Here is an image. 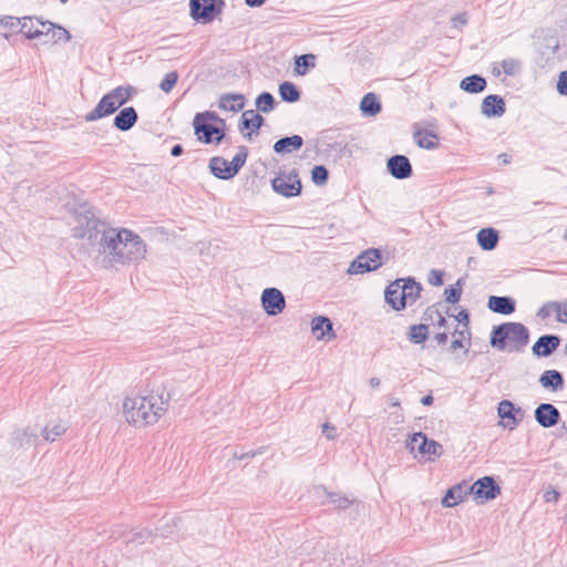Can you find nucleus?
<instances>
[{"mask_svg": "<svg viewBox=\"0 0 567 567\" xmlns=\"http://www.w3.org/2000/svg\"><path fill=\"white\" fill-rule=\"evenodd\" d=\"M529 342V330L520 322H503L494 326L489 337L493 348L508 352H522Z\"/></svg>", "mask_w": 567, "mask_h": 567, "instance_id": "7ed1b4c3", "label": "nucleus"}, {"mask_svg": "<svg viewBox=\"0 0 567 567\" xmlns=\"http://www.w3.org/2000/svg\"><path fill=\"white\" fill-rule=\"evenodd\" d=\"M491 311L504 316L512 315L516 310V301L509 296H491L487 301Z\"/></svg>", "mask_w": 567, "mask_h": 567, "instance_id": "f3484780", "label": "nucleus"}, {"mask_svg": "<svg viewBox=\"0 0 567 567\" xmlns=\"http://www.w3.org/2000/svg\"><path fill=\"white\" fill-rule=\"evenodd\" d=\"M382 110L381 102L379 101L375 93H367L360 102V111L364 116H375Z\"/></svg>", "mask_w": 567, "mask_h": 567, "instance_id": "a878e982", "label": "nucleus"}, {"mask_svg": "<svg viewBox=\"0 0 567 567\" xmlns=\"http://www.w3.org/2000/svg\"><path fill=\"white\" fill-rule=\"evenodd\" d=\"M322 433L328 440H334L338 435L337 427L329 423L322 424Z\"/></svg>", "mask_w": 567, "mask_h": 567, "instance_id": "bf43d9fd", "label": "nucleus"}, {"mask_svg": "<svg viewBox=\"0 0 567 567\" xmlns=\"http://www.w3.org/2000/svg\"><path fill=\"white\" fill-rule=\"evenodd\" d=\"M443 276H444V272L442 270L432 269L429 272L427 281L430 285H432L434 287H440L444 284Z\"/></svg>", "mask_w": 567, "mask_h": 567, "instance_id": "603ef678", "label": "nucleus"}, {"mask_svg": "<svg viewBox=\"0 0 567 567\" xmlns=\"http://www.w3.org/2000/svg\"><path fill=\"white\" fill-rule=\"evenodd\" d=\"M559 496H560V494H559L558 491H556L554 488H550V489L545 492L544 499L547 503L557 502L559 499Z\"/></svg>", "mask_w": 567, "mask_h": 567, "instance_id": "680f3d73", "label": "nucleus"}, {"mask_svg": "<svg viewBox=\"0 0 567 567\" xmlns=\"http://www.w3.org/2000/svg\"><path fill=\"white\" fill-rule=\"evenodd\" d=\"M260 300L261 306L268 316H277L286 308L284 293L275 287L264 289Z\"/></svg>", "mask_w": 567, "mask_h": 567, "instance_id": "9d476101", "label": "nucleus"}, {"mask_svg": "<svg viewBox=\"0 0 567 567\" xmlns=\"http://www.w3.org/2000/svg\"><path fill=\"white\" fill-rule=\"evenodd\" d=\"M54 27V23L50 22V21H41V20H37V28H40V30H43L44 32L47 33H43L42 37H49L50 35V30L53 29Z\"/></svg>", "mask_w": 567, "mask_h": 567, "instance_id": "052dcab7", "label": "nucleus"}, {"mask_svg": "<svg viewBox=\"0 0 567 567\" xmlns=\"http://www.w3.org/2000/svg\"><path fill=\"white\" fill-rule=\"evenodd\" d=\"M467 488H470L468 483L465 481L453 485L446 491L445 496L442 499V505L444 507L456 506L463 502L467 495H471V492H467Z\"/></svg>", "mask_w": 567, "mask_h": 567, "instance_id": "a211bd4d", "label": "nucleus"}, {"mask_svg": "<svg viewBox=\"0 0 567 567\" xmlns=\"http://www.w3.org/2000/svg\"><path fill=\"white\" fill-rule=\"evenodd\" d=\"M406 447L413 453L417 452L421 455H426L429 461H434L442 454V445L427 439L422 432L413 433L406 440Z\"/></svg>", "mask_w": 567, "mask_h": 567, "instance_id": "6e6552de", "label": "nucleus"}, {"mask_svg": "<svg viewBox=\"0 0 567 567\" xmlns=\"http://www.w3.org/2000/svg\"><path fill=\"white\" fill-rule=\"evenodd\" d=\"M247 157L248 148L244 145L239 146L236 155L229 162L230 169L233 171L234 175H236L241 169V167L245 165L247 161Z\"/></svg>", "mask_w": 567, "mask_h": 567, "instance_id": "c9c22d12", "label": "nucleus"}, {"mask_svg": "<svg viewBox=\"0 0 567 567\" xmlns=\"http://www.w3.org/2000/svg\"><path fill=\"white\" fill-rule=\"evenodd\" d=\"M556 320L560 323H567V301L558 302V308L555 309Z\"/></svg>", "mask_w": 567, "mask_h": 567, "instance_id": "6e6d98bb", "label": "nucleus"}, {"mask_svg": "<svg viewBox=\"0 0 567 567\" xmlns=\"http://www.w3.org/2000/svg\"><path fill=\"white\" fill-rule=\"evenodd\" d=\"M65 431L66 426L63 423H55L53 425L49 424L42 430V435L44 440L53 442Z\"/></svg>", "mask_w": 567, "mask_h": 567, "instance_id": "4c0bfd02", "label": "nucleus"}, {"mask_svg": "<svg viewBox=\"0 0 567 567\" xmlns=\"http://www.w3.org/2000/svg\"><path fill=\"white\" fill-rule=\"evenodd\" d=\"M497 413L502 420H507V422L504 423L503 426L508 427L509 430H514L523 417L522 408L516 406L509 400H502L498 403Z\"/></svg>", "mask_w": 567, "mask_h": 567, "instance_id": "4468645a", "label": "nucleus"}, {"mask_svg": "<svg viewBox=\"0 0 567 567\" xmlns=\"http://www.w3.org/2000/svg\"><path fill=\"white\" fill-rule=\"evenodd\" d=\"M110 92L118 105L122 106L136 93V89L132 85H121Z\"/></svg>", "mask_w": 567, "mask_h": 567, "instance_id": "72a5a7b5", "label": "nucleus"}, {"mask_svg": "<svg viewBox=\"0 0 567 567\" xmlns=\"http://www.w3.org/2000/svg\"><path fill=\"white\" fill-rule=\"evenodd\" d=\"M120 107L121 106L116 100L113 97L111 92H109L102 96L96 106L90 111L84 118L86 122H94L114 114Z\"/></svg>", "mask_w": 567, "mask_h": 567, "instance_id": "9b49d317", "label": "nucleus"}, {"mask_svg": "<svg viewBox=\"0 0 567 567\" xmlns=\"http://www.w3.org/2000/svg\"><path fill=\"white\" fill-rule=\"evenodd\" d=\"M436 140H437V135L427 130H419L414 133V141H415L416 145L421 148H425V150L436 148L439 145Z\"/></svg>", "mask_w": 567, "mask_h": 567, "instance_id": "7c9ffc66", "label": "nucleus"}, {"mask_svg": "<svg viewBox=\"0 0 567 567\" xmlns=\"http://www.w3.org/2000/svg\"><path fill=\"white\" fill-rule=\"evenodd\" d=\"M138 114L133 106L123 107L114 117L113 125L122 132L130 131L137 122Z\"/></svg>", "mask_w": 567, "mask_h": 567, "instance_id": "aec40b11", "label": "nucleus"}, {"mask_svg": "<svg viewBox=\"0 0 567 567\" xmlns=\"http://www.w3.org/2000/svg\"><path fill=\"white\" fill-rule=\"evenodd\" d=\"M74 221L73 237L86 239L89 246L103 256L106 267L137 262L146 254V245L137 234L110 227L90 210L75 214Z\"/></svg>", "mask_w": 567, "mask_h": 567, "instance_id": "f257e3e1", "label": "nucleus"}, {"mask_svg": "<svg viewBox=\"0 0 567 567\" xmlns=\"http://www.w3.org/2000/svg\"><path fill=\"white\" fill-rule=\"evenodd\" d=\"M476 240L483 250L491 251L496 248L499 240V235L495 228L486 227L478 230Z\"/></svg>", "mask_w": 567, "mask_h": 567, "instance_id": "5701e85b", "label": "nucleus"}, {"mask_svg": "<svg viewBox=\"0 0 567 567\" xmlns=\"http://www.w3.org/2000/svg\"><path fill=\"white\" fill-rule=\"evenodd\" d=\"M255 105L258 111L269 113L275 109L276 101L271 93L262 92L256 97Z\"/></svg>", "mask_w": 567, "mask_h": 567, "instance_id": "f704fd0d", "label": "nucleus"}, {"mask_svg": "<svg viewBox=\"0 0 567 567\" xmlns=\"http://www.w3.org/2000/svg\"><path fill=\"white\" fill-rule=\"evenodd\" d=\"M224 0H189V14L193 20L209 23L223 11Z\"/></svg>", "mask_w": 567, "mask_h": 567, "instance_id": "39448f33", "label": "nucleus"}, {"mask_svg": "<svg viewBox=\"0 0 567 567\" xmlns=\"http://www.w3.org/2000/svg\"><path fill=\"white\" fill-rule=\"evenodd\" d=\"M225 121L215 112L197 113L193 126L197 138L205 144H220L225 137Z\"/></svg>", "mask_w": 567, "mask_h": 567, "instance_id": "20e7f679", "label": "nucleus"}, {"mask_svg": "<svg viewBox=\"0 0 567 567\" xmlns=\"http://www.w3.org/2000/svg\"><path fill=\"white\" fill-rule=\"evenodd\" d=\"M423 319L431 320L439 328H443L447 323L445 317L434 307H429L424 311Z\"/></svg>", "mask_w": 567, "mask_h": 567, "instance_id": "58836bf2", "label": "nucleus"}, {"mask_svg": "<svg viewBox=\"0 0 567 567\" xmlns=\"http://www.w3.org/2000/svg\"><path fill=\"white\" fill-rule=\"evenodd\" d=\"M331 502L337 504L339 508H347L350 504V501L347 497H340L336 495H331Z\"/></svg>", "mask_w": 567, "mask_h": 567, "instance_id": "e2e57ef3", "label": "nucleus"}, {"mask_svg": "<svg viewBox=\"0 0 567 567\" xmlns=\"http://www.w3.org/2000/svg\"><path fill=\"white\" fill-rule=\"evenodd\" d=\"M539 384L551 392H558L561 391L565 386V379L560 371L551 369V370H545L539 379Z\"/></svg>", "mask_w": 567, "mask_h": 567, "instance_id": "6ab92c4d", "label": "nucleus"}, {"mask_svg": "<svg viewBox=\"0 0 567 567\" xmlns=\"http://www.w3.org/2000/svg\"><path fill=\"white\" fill-rule=\"evenodd\" d=\"M208 167L210 173L219 179L227 181L235 176L230 169L229 162L224 157L215 156L210 158Z\"/></svg>", "mask_w": 567, "mask_h": 567, "instance_id": "b1692460", "label": "nucleus"}, {"mask_svg": "<svg viewBox=\"0 0 567 567\" xmlns=\"http://www.w3.org/2000/svg\"><path fill=\"white\" fill-rule=\"evenodd\" d=\"M264 122H265V120L262 116H258L255 120L254 118L250 120L249 128L247 130L248 133H246V134L244 133V136L247 137L248 140H251L252 135H258L259 130L264 125Z\"/></svg>", "mask_w": 567, "mask_h": 567, "instance_id": "8fccbe9b", "label": "nucleus"}, {"mask_svg": "<svg viewBox=\"0 0 567 567\" xmlns=\"http://www.w3.org/2000/svg\"><path fill=\"white\" fill-rule=\"evenodd\" d=\"M278 93H279L281 101H284L286 103H296L301 97L300 90L298 89V86L295 83H292L290 81H285L282 83H280L279 87H278Z\"/></svg>", "mask_w": 567, "mask_h": 567, "instance_id": "cd10ccee", "label": "nucleus"}, {"mask_svg": "<svg viewBox=\"0 0 567 567\" xmlns=\"http://www.w3.org/2000/svg\"><path fill=\"white\" fill-rule=\"evenodd\" d=\"M463 278L457 279V281L454 285L449 286L444 290L445 300L449 303H456L460 301L462 296V286H463Z\"/></svg>", "mask_w": 567, "mask_h": 567, "instance_id": "e433bc0d", "label": "nucleus"}, {"mask_svg": "<svg viewBox=\"0 0 567 567\" xmlns=\"http://www.w3.org/2000/svg\"><path fill=\"white\" fill-rule=\"evenodd\" d=\"M557 92L563 95L567 96V70L561 71L558 74V80L556 84Z\"/></svg>", "mask_w": 567, "mask_h": 567, "instance_id": "864d4df0", "label": "nucleus"}, {"mask_svg": "<svg viewBox=\"0 0 567 567\" xmlns=\"http://www.w3.org/2000/svg\"><path fill=\"white\" fill-rule=\"evenodd\" d=\"M178 81V73L176 71L168 72L165 74L164 79L159 83V89L168 93L173 90V87L176 85Z\"/></svg>", "mask_w": 567, "mask_h": 567, "instance_id": "a18cd8bd", "label": "nucleus"}, {"mask_svg": "<svg viewBox=\"0 0 567 567\" xmlns=\"http://www.w3.org/2000/svg\"><path fill=\"white\" fill-rule=\"evenodd\" d=\"M558 308V301H549V302H546L544 303L537 311L536 316L537 318L542 319V320H545L547 319L548 317H550V315L553 312H555V309Z\"/></svg>", "mask_w": 567, "mask_h": 567, "instance_id": "09e8293b", "label": "nucleus"}, {"mask_svg": "<svg viewBox=\"0 0 567 567\" xmlns=\"http://www.w3.org/2000/svg\"><path fill=\"white\" fill-rule=\"evenodd\" d=\"M455 319L458 321V323L463 324L467 329V334L471 336L468 331V324H470V313L467 310L462 309L456 316Z\"/></svg>", "mask_w": 567, "mask_h": 567, "instance_id": "13d9d810", "label": "nucleus"}, {"mask_svg": "<svg viewBox=\"0 0 567 567\" xmlns=\"http://www.w3.org/2000/svg\"><path fill=\"white\" fill-rule=\"evenodd\" d=\"M20 19L12 16H2L0 17V27H3L6 29H13L19 27Z\"/></svg>", "mask_w": 567, "mask_h": 567, "instance_id": "5fc2aeb1", "label": "nucleus"}, {"mask_svg": "<svg viewBox=\"0 0 567 567\" xmlns=\"http://www.w3.org/2000/svg\"><path fill=\"white\" fill-rule=\"evenodd\" d=\"M453 334H457L458 337L451 342L450 350L455 351L457 349L464 348V342L462 340V338L464 337V331L456 329Z\"/></svg>", "mask_w": 567, "mask_h": 567, "instance_id": "4d7b16f0", "label": "nucleus"}, {"mask_svg": "<svg viewBox=\"0 0 567 567\" xmlns=\"http://www.w3.org/2000/svg\"><path fill=\"white\" fill-rule=\"evenodd\" d=\"M317 56L313 53H305L295 58L293 71L296 74L303 76L310 70L316 68Z\"/></svg>", "mask_w": 567, "mask_h": 567, "instance_id": "c85d7f7f", "label": "nucleus"}, {"mask_svg": "<svg viewBox=\"0 0 567 567\" xmlns=\"http://www.w3.org/2000/svg\"><path fill=\"white\" fill-rule=\"evenodd\" d=\"M37 20L39 19L32 17H23L20 19V32L23 33L27 39H38L45 33L43 30H40V28H37Z\"/></svg>", "mask_w": 567, "mask_h": 567, "instance_id": "c756f323", "label": "nucleus"}, {"mask_svg": "<svg viewBox=\"0 0 567 567\" xmlns=\"http://www.w3.org/2000/svg\"><path fill=\"white\" fill-rule=\"evenodd\" d=\"M153 537V534L148 530H140L134 532L127 537L128 543H137V544H144L146 540L151 539Z\"/></svg>", "mask_w": 567, "mask_h": 567, "instance_id": "3c124183", "label": "nucleus"}, {"mask_svg": "<svg viewBox=\"0 0 567 567\" xmlns=\"http://www.w3.org/2000/svg\"><path fill=\"white\" fill-rule=\"evenodd\" d=\"M386 171L395 179H406L413 175L410 159L405 155H393L386 161Z\"/></svg>", "mask_w": 567, "mask_h": 567, "instance_id": "f8f14e48", "label": "nucleus"}, {"mask_svg": "<svg viewBox=\"0 0 567 567\" xmlns=\"http://www.w3.org/2000/svg\"><path fill=\"white\" fill-rule=\"evenodd\" d=\"M171 393L165 388L147 395L125 398L123 412L128 423L135 426L154 424L166 412Z\"/></svg>", "mask_w": 567, "mask_h": 567, "instance_id": "f03ea898", "label": "nucleus"}, {"mask_svg": "<svg viewBox=\"0 0 567 567\" xmlns=\"http://www.w3.org/2000/svg\"><path fill=\"white\" fill-rule=\"evenodd\" d=\"M412 301L409 299V297L405 295L404 290L401 288L399 297H394V302H391V308L394 311H402L408 306H412Z\"/></svg>", "mask_w": 567, "mask_h": 567, "instance_id": "de8ad7c7", "label": "nucleus"}, {"mask_svg": "<svg viewBox=\"0 0 567 567\" xmlns=\"http://www.w3.org/2000/svg\"><path fill=\"white\" fill-rule=\"evenodd\" d=\"M184 152V148L181 144H175L172 148H171V155L174 156V157H177V156H181Z\"/></svg>", "mask_w": 567, "mask_h": 567, "instance_id": "338daca9", "label": "nucleus"}, {"mask_svg": "<svg viewBox=\"0 0 567 567\" xmlns=\"http://www.w3.org/2000/svg\"><path fill=\"white\" fill-rule=\"evenodd\" d=\"M502 71L509 76L516 75L522 70V62L518 59H505L501 62Z\"/></svg>", "mask_w": 567, "mask_h": 567, "instance_id": "ea45409f", "label": "nucleus"}, {"mask_svg": "<svg viewBox=\"0 0 567 567\" xmlns=\"http://www.w3.org/2000/svg\"><path fill=\"white\" fill-rule=\"evenodd\" d=\"M311 330L318 340H321L324 337H334L332 322L324 316H317L312 319Z\"/></svg>", "mask_w": 567, "mask_h": 567, "instance_id": "393cba45", "label": "nucleus"}, {"mask_svg": "<svg viewBox=\"0 0 567 567\" xmlns=\"http://www.w3.org/2000/svg\"><path fill=\"white\" fill-rule=\"evenodd\" d=\"M534 417L542 427L550 429L559 423L560 412L551 403H540L534 411Z\"/></svg>", "mask_w": 567, "mask_h": 567, "instance_id": "ddd939ff", "label": "nucleus"}, {"mask_svg": "<svg viewBox=\"0 0 567 567\" xmlns=\"http://www.w3.org/2000/svg\"><path fill=\"white\" fill-rule=\"evenodd\" d=\"M467 492L476 499L493 501L501 494V486L493 476H484L468 484Z\"/></svg>", "mask_w": 567, "mask_h": 567, "instance_id": "1a4fd4ad", "label": "nucleus"}, {"mask_svg": "<svg viewBox=\"0 0 567 567\" xmlns=\"http://www.w3.org/2000/svg\"><path fill=\"white\" fill-rule=\"evenodd\" d=\"M409 340L414 344H422L429 339V326L425 323L413 324L408 332Z\"/></svg>", "mask_w": 567, "mask_h": 567, "instance_id": "473e14b6", "label": "nucleus"}, {"mask_svg": "<svg viewBox=\"0 0 567 567\" xmlns=\"http://www.w3.org/2000/svg\"><path fill=\"white\" fill-rule=\"evenodd\" d=\"M487 82L484 76L480 74H472L468 76H465L461 83L460 87L464 92L477 94L483 92L486 89Z\"/></svg>", "mask_w": 567, "mask_h": 567, "instance_id": "bb28decb", "label": "nucleus"}, {"mask_svg": "<svg viewBox=\"0 0 567 567\" xmlns=\"http://www.w3.org/2000/svg\"><path fill=\"white\" fill-rule=\"evenodd\" d=\"M37 437V433L30 431L29 429L23 431H16L13 433L12 440L14 441V444H18L20 446H23L24 443L31 444Z\"/></svg>", "mask_w": 567, "mask_h": 567, "instance_id": "79ce46f5", "label": "nucleus"}, {"mask_svg": "<svg viewBox=\"0 0 567 567\" xmlns=\"http://www.w3.org/2000/svg\"><path fill=\"white\" fill-rule=\"evenodd\" d=\"M449 336L446 332H439L434 336V340L440 346H444L447 342Z\"/></svg>", "mask_w": 567, "mask_h": 567, "instance_id": "69168bd1", "label": "nucleus"}, {"mask_svg": "<svg viewBox=\"0 0 567 567\" xmlns=\"http://www.w3.org/2000/svg\"><path fill=\"white\" fill-rule=\"evenodd\" d=\"M245 95L241 93H225L220 95L218 107L229 112H238L245 107Z\"/></svg>", "mask_w": 567, "mask_h": 567, "instance_id": "4be33fe9", "label": "nucleus"}, {"mask_svg": "<svg viewBox=\"0 0 567 567\" xmlns=\"http://www.w3.org/2000/svg\"><path fill=\"white\" fill-rule=\"evenodd\" d=\"M481 111L487 117H501L506 112L505 100L498 94H489L483 99Z\"/></svg>", "mask_w": 567, "mask_h": 567, "instance_id": "dca6fc26", "label": "nucleus"}, {"mask_svg": "<svg viewBox=\"0 0 567 567\" xmlns=\"http://www.w3.org/2000/svg\"><path fill=\"white\" fill-rule=\"evenodd\" d=\"M256 454H260V452L250 450V451L241 453V454L235 453L234 456H235V458H238V460H248L250 457H254Z\"/></svg>", "mask_w": 567, "mask_h": 567, "instance_id": "0e129e2a", "label": "nucleus"}, {"mask_svg": "<svg viewBox=\"0 0 567 567\" xmlns=\"http://www.w3.org/2000/svg\"><path fill=\"white\" fill-rule=\"evenodd\" d=\"M272 189L284 197L291 198L300 195L302 185L297 169L289 173L280 172L271 181Z\"/></svg>", "mask_w": 567, "mask_h": 567, "instance_id": "0eeeda50", "label": "nucleus"}, {"mask_svg": "<svg viewBox=\"0 0 567 567\" xmlns=\"http://www.w3.org/2000/svg\"><path fill=\"white\" fill-rule=\"evenodd\" d=\"M329 178V171L323 165H316L311 169V179L315 185L321 186L327 183Z\"/></svg>", "mask_w": 567, "mask_h": 567, "instance_id": "a19ab883", "label": "nucleus"}, {"mask_svg": "<svg viewBox=\"0 0 567 567\" xmlns=\"http://www.w3.org/2000/svg\"><path fill=\"white\" fill-rule=\"evenodd\" d=\"M560 341L557 334H543L533 344L532 352L537 358H547L557 350Z\"/></svg>", "mask_w": 567, "mask_h": 567, "instance_id": "2eb2a0df", "label": "nucleus"}, {"mask_svg": "<svg viewBox=\"0 0 567 567\" xmlns=\"http://www.w3.org/2000/svg\"><path fill=\"white\" fill-rule=\"evenodd\" d=\"M401 279H395L384 290L385 302L391 307V302H394V297H399L401 290Z\"/></svg>", "mask_w": 567, "mask_h": 567, "instance_id": "37998d69", "label": "nucleus"}, {"mask_svg": "<svg viewBox=\"0 0 567 567\" xmlns=\"http://www.w3.org/2000/svg\"><path fill=\"white\" fill-rule=\"evenodd\" d=\"M383 265L382 252L379 248H369L362 251L354 260L351 261L348 274L359 275L371 272L379 269Z\"/></svg>", "mask_w": 567, "mask_h": 567, "instance_id": "423d86ee", "label": "nucleus"}, {"mask_svg": "<svg viewBox=\"0 0 567 567\" xmlns=\"http://www.w3.org/2000/svg\"><path fill=\"white\" fill-rule=\"evenodd\" d=\"M303 146V138L301 135H291L279 138L274 144V152L279 155L290 154L299 151Z\"/></svg>", "mask_w": 567, "mask_h": 567, "instance_id": "412c9836", "label": "nucleus"}, {"mask_svg": "<svg viewBox=\"0 0 567 567\" xmlns=\"http://www.w3.org/2000/svg\"><path fill=\"white\" fill-rule=\"evenodd\" d=\"M400 279L402 280L401 288L404 290L405 295L409 297L412 303H415L421 296V284L417 282L413 277H405Z\"/></svg>", "mask_w": 567, "mask_h": 567, "instance_id": "2f4dec72", "label": "nucleus"}, {"mask_svg": "<svg viewBox=\"0 0 567 567\" xmlns=\"http://www.w3.org/2000/svg\"><path fill=\"white\" fill-rule=\"evenodd\" d=\"M48 40L45 42H59V41H69L71 35L68 30L64 28L54 24L53 29L50 30V35L47 37Z\"/></svg>", "mask_w": 567, "mask_h": 567, "instance_id": "c03bdc74", "label": "nucleus"}, {"mask_svg": "<svg viewBox=\"0 0 567 567\" xmlns=\"http://www.w3.org/2000/svg\"><path fill=\"white\" fill-rule=\"evenodd\" d=\"M266 0H245V3L250 8L261 7Z\"/></svg>", "mask_w": 567, "mask_h": 567, "instance_id": "774afa93", "label": "nucleus"}, {"mask_svg": "<svg viewBox=\"0 0 567 567\" xmlns=\"http://www.w3.org/2000/svg\"><path fill=\"white\" fill-rule=\"evenodd\" d=\"M258 116H261V115L255 110L244 111L241 114L240 121L238 123L239 132L244 134V132L249 128L250 120H252V118L255 120Z\"/></svg>", "mask_w": 567, "mask_h": 567, "instance_id": "49530a36", "label": "nucleus"}]
</instances>
